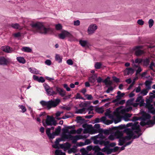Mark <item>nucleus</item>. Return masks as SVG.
Wrapping results in <instances>:
<instances>
[{
	"instance_id": "obj_1",
	"label": "nucleus",
	"mask_w": 155,
	"mask_h": 155,
	"mask_svg": "<svg viewBox=\"0 0 155 155\" xmlns=\"http://www.w3.org/2000/svg\"><path fill=\"white\" fill-rule=\"evenodd\" d=\"M61 102L60 99L57 98L54 100H51L46 101H41L40 103L42 106H46L48 110H50L52 107H55L57 106Z\"/></svg>"
},
{
	"instance_id": "obj_2",
	"label": "nucleus",
	"mask_w": 155,
	"mask_h": 155,
	"mask_svg": "<svg viewBox=\"0 0 155 155\" xmlns=\"http://www.w3.org/2000/svg\"><path fill=\"white\" fill-rule=\"evenodd\" d=\"M33 28L39 30L38 32L41 34L46 35L47 32L51 30V28H46L43 25L42 23L37 22L36 23L32 22L30 25Z\"/></svg>"
},
{
	"instance_id": "obj_3",
	"label": "nucleus",
	"mask_w": 155,
	"mask_h": 155,
	"mask_svg": "<svg viewBox=\"0 0 155 155\" xmlns=\"http://www.w3.org/2000/svg\"><path fill=\"white\" fill-rule=\"evenodd\" d=\"M97 27L95 24L90 25L87 29V32L89 35H91L94 33L97 29Z\"/></svg>"
},
{
	"instance_id": "obj_4",
	"label": "nucleus",
	"mask_w": 155,
	"mask_h": 155,
	"mask_svg": "<svg viewBox=\"0 0 155 155\" xmlns=\"http://www.w3.org/2000/svg\"><path fill=\"white\" fill-rule=\"evenodd\" d=\"M61 127L60 126H58L55 129V131L53 132L52 133V135H51V138L50 140L53 139L55 136H58L61 131Z\"/></svg>"
},
{
	"instance_id": "obj_5",
	"label": "nucleus",
	"mask_w": 155,
	"mask_h": 155,
	"mask_svg": "<svg viewBox=\"0 0 155 155\" xmlns=\"http://www.w3.org/2000/svg\"><path fill=\"white\" fill-rule=\"evenodd\" d=\"M53 116H50L49 115L47 116L46 119L45 120L46 124H45L43 121L42 122L43 125L44 126L46 127V126H51V123L52 122Z\"/></svg>"
},
{
	"instance_id": "obj_6",
	"label": "nucleus",
	"mask_w": 155,
	"mask_h": 155,
	"mask_svg": "<svg viewBox=\"0 0 155 155\" xmlns=\"http://www.w3.org/2000/svg\"><path fill=\"white\" fill-rule=\"evenodd\" d=\"M141 131V130L140 128L134 130V135L132 139H134L138 138L142 134L141 133H139Z\"/></svg>"
},
{
	"instance_id": "obj_7",
	"label": "nucleus",
	"mask_w": 155,
	"mask_h": 155,
	"mask_svg": "<svg viewBox=\"0 0 155 155\" xmlns=\"http://www.w3.org/2000/svg\"><path fill=\"white\" fill-rule=\"evenodd\" d=\"M113 132H114V135L117 139H119L120 137H123V133L122 131H120L117 129L114 131H113Z\"/></svg>"
},
{
	"instance_id": "obj_8",
	"label": "nucleus",
	"mask_w": 155,
	"mask_h": 155,
	"mask_svg": "<svg viewBox=\"0 0 155 155\" xmlns=\"http://www.w3.org/2000/svg\"><path fill=\"white\" fill-rule=\"evenodd\" d=\"M33 79L35 81L42 83L44 82L45 81V80L43 77L41 76L39 78L38 76L35 75L33 76Z\"/></svg>"
},
{
	"instance_id": "obj_9",
	"label": "nucleus",
	"mask_w": 155,
	"mask_h": 155,
	"mask_svg": "<svg viewBox=\"0 0 155 155\" xmlns=\"http://www.w3.org/2000/svg\"><path fill=\"white\" fill-rule=\"evenodd\" d=\"M62 130L63 131V132L61 137V138L62 139H68V135L66 134V133H68L69 130L66 128H63Z\"/></svg>"
},
{
	"instance_id": "obj_10",
	"label": "nucleus",
	"mask_w": 155,
	"mask_h": 155,
	"mask_svg": "<svg viewBox=\"0 0 155 155\" xmlns=\"http://www.w3.org/2000/svg\"><path fill=\"white\" fill-rule=\"evenodd\" d=\"M151 117V115L146 113L145 114H143V116L140 117V119L142 121H145L147 120H150V119Z\"/></svg>"
},
{
	"instance_id": "obj_11",
	"label": "nucleus",
	"mask_w": 155,
	"mask_h": 155,
	"mask_svg": "<svg viewBox=\"0 0 155 155\" xmlns=\"http://www.w3.org/2000/svg\"><path fill=\"white\" fill-rule=\"evenodd\" d=\"M8 63V60L4 57H0V65H7Z\"/></svg>"
},
{
	"instance_id": "obj_12",
	"label": "nucleus",
	"mask_w": 155,
	"mask_h": 155,
	"mask_svg": "<svg viewBox=\"0 0 155 155\" xmlns=\"http://www.w3.org/2000/svg\"><path fill=\"white\" fill-rule=\"evenodd\" d=\"M54 127L52 126L51 128H47L46 129V133L49 138V139L50 140L51 139V136L52 135V133H51V130H54Z\"/></svg>"
},
{
	"instance_id": "obj_13",
	"label": "nucleus",
	"mask_w": 155,
	"mask_h": 155,
	"mask_svg": "<svg viewBox=\"0 0 155 155\" xmlns=\"http://www.w3.org/2000/svg\"><path fill=\"white\" fill-rule=\"evenodd\" d=\"M147 107L148 110V113L153 115L155 114V108L153 107L152 104H149V106Z\"/></svg>"
},
{
	"instance_id": "obj_14",
	"label": "nucleus",
	"mask_w": 155,
	"mask_h": 155,
	"mask_svg": "<svg viewBox=\"0 0 155 155\" xmlns=\"http://www.w3.org/2000/svg\"><path fill=\"white\" fill-rule=\"evenodd\" d=\"M138 97L137 98L135 101L136 102H139L141 103V104H140V107L144 106L143 105H142V104H144V99L143 98V97L142 96H140V94H138Z\"/></svg>"
},
{
	"instance_id": "obj_15",
	"label": "nucleus",
	"mask_w": 155,
	"mask_h": 155,
	"mask_svg": "<svg viewBox=\"0 0 155 155\" xmlns=\"http://www.w3.org/2000/svg\"><path fill=\"white\" fill-rule=\"evenodd\" d=\"M124 73L125 74H127L128 75L130 74L132 75L134 74V70L131 68H127L126 70L124 71Z\"/></svg>"
},
{
	"instance_id": "obj_16",
	"label": "nucleus",
	"mask_w": 155,
	"mask_h": 155,
	"mask_svg": "<svg viewBox=\"0 0 155 155\" xmlns=\"http://www.w3.org/2000/svg\"><path fill=\"white\" fill-rule=\"evenodd\" d=\"M97 75L95 74H93L88 78V81L91 83L94 84L96 81Z\"/></svg>"
},
{
	"instance_id": "obj_17",
	"label": "nucleus",
	"mask_w": 155,
	"mask_h": 155,
	"mask_svg": "<svg viewBox=\"0 0 155 155\" xmlns=\"http://www.w3.org/2000/svg\"><path fill=\"white\" fill-rule=\"evenodd\" d=\"M2 50L6 52L10 53L12 51V48L8 46H5L2 47Z\"/></svg>"
},
{
	"instance_id": "obj_18",
	"label": "nucleus",
	"mask_w": 155,
	"mask_h": 155,
	"mask_svg": "<svg viewBox=\"0 0 155 155\" xmlns=\"http://www.w3.org/2000/svg\"><path fill=\"white\" fill-rule=\"evenodd\" d=\"M114 128H113V127H109L107 129L104 130V133L105 135H109L110 134L113 133V131H114Z\"/></svg>"
},
{
	"instance_id": "obj_19",
	"label": "nucleus",
	"mask_w": 155,
	"mask_h": 155,
	"mask_svg": "<svg viewBox=\"0 0 155 155\" xmlns=\"http://www.w3.org/2000/svg\"><path fill=\"white\" fill-rule=\"evenodd\" d=\"M76 120L77 123L82 124L87 121L88 120H86L84 119H82L81 116H78L76 117Z\"/></svg>"
},
{
	"instance_id": "obj_20",
	"label": "nucleus",
	"mask_w": 155,
	"mask_h": 155,
	"mask_svg": "<svg viewBox=\"0 0 155 155\" xmlns=\"http://www.w3.org/2000/svg\"><path fill=\"white\" fill-rule=\"evenodd\" d=\"M133 130L131 128H126L124 130V131L126 133L127 135H134Z\"/></svg>"
},
{
	"instance_id": "obj_21",
	"label": "nucleus",
	"mask_w": 155,
	"mask_h": 155,
	"mask_svg": "<svg viewBox=\"0 0 155 155\" xmlns=\"http://www.w3.org/2000/svg\"><path fill=\"white\" fill-rule=\"evenodd\" d=\"M113 128H114L115 130L117 129L120 130L124 129V130L126 128V126L125 124H121L118 126L113 127Z\"/></svg>"
},
{
	"instance_id": "obj_22",
	"label": "nucleus",
	"mask_w": 155,
	"mask_h": 155,
	"mask_svg": "<svg viewBox=\"0 0 155 155\" xmlns=\"http://www.w3.org/2000/svg\"><path fill=\"white\" fill-rule=\"evenodd\" d=\"M76 133V131L73 129L70 131L69 130L68 134V138H71L74 137V136L71 135V134H75Z\"/></svg>"
},
{
	"instance_id": "obj_23",
	"label": "nucleus",
	"mask_w": 155,
	"mask_h": 155,
	"mask_svg": "<svg viewBox=\"0 0 155 155\" xmlns=\"http://www.w3.org/2000/svg\"><path fill=\"white\" fill-rule=\"evenodd\" d=\"M135 50V54L137 56H140L143 54L144 53V51L143 50L140 49L136 50Z\"/></svg>"
},
{
	"instance_id": "obj_24",
	"label": "nucleus",
	"mask_w": 155,
	"mask_h": 155,
	"mask_svg": "<svg viewBox=\"0 0 155 155\" xmlns=\"http://www.w3.org/2000/svg\"><path fill=\"white\" fill-rule=\"evenodd\" d=\"M140 128L139 125H138V122H135L134 124L132 123L131 128L134 130L136 129H138Z\"/></svg>"
},
{
	"instance_id": "obj_25",
	"label": "nucleus",
	"mask_w": 155,
	"mask_h": 155,
	"mask_svg": "<svg viewBox=\"0 0 155 155\" xmlns=\"http://www.w3.org/2000/svg\"><path fill=\"white\" fill-rule=\"evenodd\" d=\"M63 140L62 139L58 138L56 139V140L55 141V143L56 144V145H53L52 147L55 148H57L58 146L57 145L59 144V142L61 141H63Z\"/></svg>"
},
{
	"instance_id": "obj_26",
	"label": "nucleus",
	"mask_w": 155,
	"mask_h": 155,
	"mask_svg": "<svg viewBox=\"0 0 155 155\" xmlns=\"http://www.w3.org/2000/svg\"><path fill=\"white\" fill-rule=\"evenodd\" d=\"M126 141L125 137H122L120 138L119 140V143L118 145L119 146H122L123 145L122 143H124Z\"/></svg>"
},
{
	"instance_id": "obj_27",
	"label": "nucleus",
	"mask_w": 155,
	"mask_h": 155,
	"mask_svg": "<svg viewBox=\"0 0 155 155\" xmlns=\"http://www.w3.org/2000/svg\"><path fill=\"white\" fill-rule=\"evenodd\" d=\"M117 95L116 97V98H118V99L120 100L121 97H123L125 95V93H121V92L118 91L117 93Z\"/></svg>"
},
{
	"instance_id": "obj_28",
	"label": "nucleus",
	"mask_w": 155,
	"mask_h": 155,
	"mask_svg": "<svg viewBox=\"0 0 155 155\" xmlns=\"http://www.w3.org/2000/svg\"><path fill=\"white\" fill-rule=\"evenodd\" d=\"M152 83L151 81L149 80L146 81L145 82V85L146 87H147V89H151V84Z\"/></svg>"
},
{
	"instance_id": "obj_29",
	"label": "nucleus",
	"mask_w": 155,
	"mask_h": 155,
	"mask_svg": "<svg viewBox=\"0 0 155 155\" xmlns=\"http://www.w3.org/2000/svg\"><path fill=\"white\" fill-rule=\"evenodd\" d=\"M17 60L20 63L24 64L25 62V60L23 57H19L17 58Z\"/></svg>"
},
{
	"instance_id": "obj_30",
	"label": "nucleus",
	"mask_w": 155,
	"mask_h": 155,
	"mask_svg": "<svg viewBox=\"0 0 155 155\" xmlns=\"http://www.w3.org/2000/svg\"><path fill=\"white\" fill-rule=\"evenodd\" d=\"M22 50L25 52H30L32 51V49L28 47H24L22 48Z\"/></svg>"
},
{
	"instance_id": "obj_31",
	"label": "nucleus",
	"mask_w": 155,
	"mask_h": 155,
	"mask_svg": "<svg viewBox=\"0 0 155 155\" xmlns=\"http://www.w3.org/2000/svg\"><path fill=\"white\" fill-rule=\"evenodd\" d=\"M29 71L32 73L37 74L38 73V71L35 68H29Z\"/></svg>"
},
{
	"instance_id": "obj_32",
	"label": "nucleus",
	"mask_w": 155,
	"mask_h": 155,
	"mask_svg": "<svg viewBox=\"0 0 155 155\" xmlns=\"http://www.w3.org/2000/svg\"><path fill=\"white\" fill-rule=\"evenodd\" d=\"M145 121H141L140 122V124L142 126H144L146 125H151L150 123V120H149L147 121L146 122H144Z\"/></svg>"
},
{
	"instance_id": "obj_33",
	"label": "nucleus",
	"mask_w": 155,
	"mask_h": 155,
	"mask_svg": "<svg viewBox=\"0 0 155 155\" xmlns=\"http://www.w3.org/2000/svg\"><path fill=\"white\" fill-rule=\"evenodd\" d=\"M79 43L83 47L87 45L88 43V42L87 41L81 40L79 41Z\"/></svg>"
},
{
	"instance_id": "obj_34",
	"label": "nucleus",
	"mask_w": 155,
	"mask_h": 155,
	"mask_svg": "<svg viewBox=\"0 0 155 155\" xmlns=\"http://www.w3.org/2000/svg\"><path fill=\"white\" fill-rule=\"evenodd\" d=\"M93 150L97 153V152L101 150V149L98 145L93 146Z\"/></svg>"
},
{
	"instance_id": "obj_35",
	"label": "nucleus",
	"mask_w": 155,
	"mask_h": 155,
	"mask_svg": "<svg viewBox=\"0 0 155 155\" xmlns=\"http://www.w3.org/2000/svg\"><path fill=\"white\" fill-rule=\"evenodd\" d=\"M55 60L58 61L59 63L62 62V58L59 54H56L55 57Z\"/></svg>"
},
{
	"instance_id": "obj_36",
	"label": "nucleus",
	"mask_w": 155,
	"mask_h": 155,
	"mask_svg": "<svg viewBox=\"0 0 155 155\" xmlns=\"http://www.w3.org/2000/svg\"><path fill=\"white\" fill-rule=\"evenodd\" d=\"M95 111L99 114H102L104 112V110L103 109L102 107H97L95 109Z\"/></svg>"
},
{
	"instance_id": "obj_37",
	"label": "nucleus",
	"mask_w": 155,
	"mask_h": 155,
	"mask_svg": "<svg viewBox=\"0 0 155 155\" xmlns=\"http://www.w3.org/2000/svg\"><path fill=\"white\" fill-rule=\"evenodd\" d=\"M90 102H85L84 103H82L79 104L80 107H86L88 104H90Z\"/></svg>"
},
{
	"instance_id": "obj_38",
	"label": "nucleus",
	"mask_w": 155,
	"mask_h": 155,
	"mask_svg": "<svg viewBox=\"0 0 155 155\" xmlns=\"http://www.w3.org/2000/svg\"><path fill=\"white\" fill-rule=\"evenodd\" d=\"M73 147L71 148L70 150H69L68 151V153H71L72 152L75 153V152L76 148H77V146L75 145H74Z\"/></svg>"
},
{
	"instance_id": "obj_39",
	"label": "nucleus",
	"mask_w": 155,
	"mask_h": 155,
	"mask_svg": "<svg viewBox=\"0 0 155 155\" xmlns=\"http://www.w3.org/2000/svg\"><path fill=\"white\" fill-rule=\"evenodd\" d=\"M63 31L65 37H68L70 38H71L72 37V35L68 31Z\"/></svg>"
},
{
	"instance_id": "obj_40",
	"label": "nucleus",
	"mask_w": 155,
	"mask_h": 155,
	"mask_svg": "<svg viewBox=\"0 0 155 155\" xmlns=\"http://www.w3.org/2000/svg\"><path fill=\"white\" fill-rule=\"evenodd\" d=\"M102 65L101 64L100 62H97L94 65V67L96 69H99L101 68Z\"/></svg>"
},
{
	"instance_id": "obj_41",
	"label": "nucleus",
	"mask_w": 155,
	"mask_h": 155,
	"mask_svg": "<svg viewBox=\"0 0 155 155\" xmlns=\"http://www.w3.org/2000/svg\"><path fill=\"white\" fill-rule=\"evenodd\" d=\"M144 64L145 66H147L149 64L150 61L149 58H146L145 59L143 60V61Z\"/></svg>"
},
{
	"instance_id": "obj_42",
	"label": "nucleus",
	"mask_w": 155,
	"mask_h": 155,
	"mask_svg": "<svg viewBox=\"0 0 155 155\" xmlns=\"http://www.w3.org/2000/svg\"><path fill=\"white\" fill-rule=\"evenodd\" d=\"M86 109L84 107H83L82 109L78 110L77 111L75 112V113L77 114H82Z\"/></svg>"
},
{
	"instance_id": "obj_43",
	"label": "nucleus",
	"mask_w": 155,
	"mask_h": 155,
	"mask_svg": "<svg viewBox=\"0 0 155 155\" xmlns=\"http://www.w3.org/2000/svg\"><path fill=\"white\" fill-rule=\"evenodd\" d=\"M148 23L149 27L151 28L153 26L154 24V21L153 19H150L149 20Z\"/></svg>"
},
{
	"instance_id": "obj_44",
	"label": "nucleus",
	"mask_w": 155,
	"mask_h": 155,
	"mask_svg": "<svg viewBox=\"0 0 155 155\" xmlns=\"http://www.w3.org/2000/svg\"><path fill=\"white\" fill-rule=\"evenodd\" d=\"M66 92L62 88L60 91L59 93V95L62 97H64L66 94Z\"/></svg>"
},
{
	"instance_id": "obj_45",
	"label": "nucleus",
	"mask_w": 155,
	"mask_h": 155,
	"mask_svg": "<svg viewBox=\"0 0 155 155\" xmlns=\"http://www.w3.org/2000/svg\"><path fill=\"white\" fill-rule=\"evenodd\" d=\"M11 27L15 29H19L20 25L18 23L12 24L11 25Z\"/></svg>"
},
{
	"instance_id": "obj_46",
	"label": "nucleus",
	"mask_w": 155,
	"mask_h": 155,
	"mask_svg": "<svg viewBox=\"0 0 155 155\" xmlns=\"http://www.w3.org/2000/svg\"><path fill=\"white\" fill-rule=\"evenodd\" d=\"M18 107H19L22 110V112L23 113L25 112L26 111V109L25 106H24L23 105H19L18 106Z\"/></svg>"
},
{
	"instance_id": "obj_47",
	"label": "nucleus",
	"mask_w": 155,
	"mask_h": 155,
	"mask_svg": "<svg viewBox=\"0 0 155 155\" xmlns=\"http://www.w3.org/2000/svg\"><path fill=\"white\" fill-rule=\"evenodd\" d=\"M147 89H144L140 92V94H143V96L146 95L148 93Z\"/></svg>"
},
{
	"instance_id": "obj_48",
	"label": "nucleus",
	"mask_w": 155,
	"mask_h": 155,
	"mask_svg": "<svg viewBox=\"0 0 155 155\" xmlns=\"http://www.w3.org/2000/svg\"><path fill=\"white\" fill-rule=\"evenodd\" d=\"M140 119V117H138L136 116L134 117L132 119L130 120V121H132L133 122H136V121Z\"/></svg>"
},
{
	"instance_id": "obj_49",
	"label": "nucleus",
	"mask_w": 155,
	"mask_h": 155,
	"mask_svg": "<svg viewBox=\"0 0 155 155\" xmlns=\"http://www.w3.org/2000/svg\"><path fill=\"white\" fill-rule=\"evenodd\" d=\"M70 140H72V142L74 143H76L77 141L78 140V138L75 137V136H74V137L71 138H68Z\"/></svg>"
},
{
	"instance_id": "obj_50",
	"label": "nucleus",
	"mask_w": 155,
	"mask_h": 155,
	"mask_svg": "<svg viewBox=\"0 0 155 155\" xmlns=\"http://www.w3.org/2000/svg\"><path fill=\"white\" fill-rule=\"evenodd\" d=\"M134 100V98H133L128 100L127 102V105H132L133 102Z\"/></svg>"
},
{
	"instance_id": "obj_51",
	"label": "nucleus",
	"mask_w": 155,
	"mask_h": 155,
	"mask_svg": "<svg viewBox=\"0 0 155 155\" xmlns=\"http://www.w3.org/2000/svg\"><path fill=\"white\" fill-rule=\"evenodd\" d=\"M84 96L86 97L87 99L88 100H91L93 99V97L91 94H84Z\"/></svg>"
},
{
	"instance_id": "obj_52",
	"label": "nucleus",
	"mask_w": 155,
	"mask_h": 155,
	"mask_svg": "<svg viewBox=\"0 0 155 155\" xmlns=\"http://www.w3.org/2000/svg\"><path fill=\"white\" fill-rule=\"evenodd\" d=\"M143 60L142 59L137 58L135 60V62L136 63L140 64L143 61Z\"/></svg>"
},
{
	"instance_id": "obj_53",
	"label": "nucleus",
	"mask_w": 155,
	"mask_h": 155,
	"mask_svg": "<svg viewBox=\"0 0 155 155\" xmlns=\"http://www.w3.org/2000/svg\"><path fill=\"white\" fill-rule=\"evenodd\" d=\"M59 36L60 38L63 39H64L65 37L63 31H62L61 33L59 34Z\"/></svg>"
},
{
	"instance_id": "obj_54",
	"label": "nucleus",
	"mask_w": 155,
	"mask_h": 155,
	"mask_svg": "<svg viewBox=\"0 0 155 155\" xmlns=\"http://www.w3.org/2000/svg\"><path fill=\"white\" fill-rule=\"evenodd\" d=\"M43 86L46 91L49 90L50 87L46 83H44L43 84Z\"/></svg>"
},
{
	"instance_id": "obj_55",
	"label": "nucleus",
	"mask_w": 155,
	"mask_h": 155,
	"mask_svg": "<svg viewBox=\"0 0 155 155\" xmlns=\"http://www.w3.org/2000/svg\"><path fill=\"white\" fill-rule=\"evenodd\" d=\"M127 136H126L125 137V138L126 139V140H130L131 139H132L133 137V136L132 135H127Z\"/></svg>"
},
{
	"instance_id": "obj_56",
	"label": "nucleus",
	"mask_w": 155,
	"mask_h": 155,
	"mask_svg": "<svg viewBox=\"0 0 155 155\" xmlns=\"http://www.w3.org/2000/svg\"><path fill=\"white\" fill-rule=\"evenodd\" d=\"M55 28L57 30H60L62 29V26L61 24H58L56 25Z\"/></svg>"
},
{
	"instance_id": "obj_57",
	"label": "nucleus",
	"mask_w": 155,
	"mask_h": 155,
	"mask_svg": "<svg viewBox=\"0 0 155 155\" xmlns=\"http://www.w3.org/2000/svg\"><path fill=\"white\" fill-rule=\"evenodd\" d=\"M112 78L113 79V81L116 82V83H118L120 82V79L119 78H117L115 76H113L112 77Z\"/></svg>"
},
{
	"instance_id": "obj_58",
	"label": "nucleus",
	"mask_w": 155,
	"mask_h": 155,
	"mask_svg": "<svg viewBox=\"0 0 155 155\" xmlns=\"http://www.w3.org/2000/svg\"><path fill=\"white\" fill-rule=\"evenodd\" d=\"M144 23V22L142 19H139L137 21V23L140 25H143Z\"/></svg>"
},
{
	"instance_id": "obj_59",
	"label": "nucleus",
	"mask_w": 155,
	"mask_h": 155,
	"mask_svg": "<svg viewBox=\"0 0 155 155\" xmlns=\"http://www.w3.org/2000/svg\"><path fill=\"white\" fill-rule=\"evenodd\" d=\"M57 124V121L55 120L54 118L53 117L52 122L51 123V126L52 125L54 126H56Z\"/></svg>"
},
{
	"instance_id": "obj_60",
	"label": "nucleus",
	"mask_w": 155,
	"mask_h": 155,
	"mask_svg": "<svg viewBox=\"0 0 155 155\" xmlns=\"http://www.w3.org/2000/svg\"><path fill=\"white\" fill-rule=\"evenodd\" d=\"M97 82L98 83H101L102 82L103 83V80L100 77H98L96 79Z\"/></svg>"
},
{
	"instance_id": "obj_61",
	"label": "nucleus",
	"mask_w": 155,
	"mask_h": 155,
	"mask_svg": "<svg viewBox=\"0 0 155 155\" xmlns=\"http://www.w3.org/2000/svg\"><path fill=\"white\" fill-rule=\"evenodd\" d=\"M64 87L65 88L67 91H69L71 90V89L68 86V85L66 84H63Z\"/></svg>"
},
{
	"instance_id": "obj_62",
	"label": "nucleus",
	"mask_w": 155,
	"mask_h": 155,
	"mask_svg": "<svg viewBox=\"0 0 155 155\" xmlns=\"http://www.w3.org/2000/svg\"><path fill=\"white\" fill-rule=\"evenodd\" d=\"M136 79V78H135L134 79L133 81L132 82V83H131V84L129 86V87L127 88V89L128 90H129L130 89H131V88L133 86V85H134V84L135 83V81Z\"/></svg>"
},
{
	"instance_id": "obj_63",
	"label": "nucleus",
	"mask_w": 155,
	"mask_h": 155,
	"mask_svg": "<svg viewBox=\"0 0 155 155\" xmlns=\"http://www.w3.org/2000/svg\"><path fill=\"white\" fill-rule=\"evenodd\" d=\"M113 122V120H107L104 124L107 125H108L109 124H111Z\"/></svg>"
},
{
	"instance_id": "obj_64",
	"label": "nucleus",
	"mask_w": 155,
	"mask_h": 155,
	"mask_svg": "<svg viewBox=\"0 0 155 155\" xmlns=\"http://www.w3.org/2000/svg\"><path fill=\"white\" fill-rule=\"evenodd\" d=\"M74 25L75 26H78L80 25V21L79 20L75 21L74 22Z\"/></svg>"
}]
</instances>
